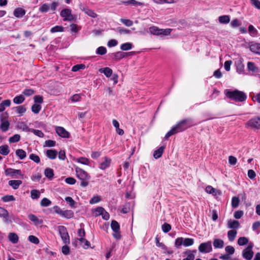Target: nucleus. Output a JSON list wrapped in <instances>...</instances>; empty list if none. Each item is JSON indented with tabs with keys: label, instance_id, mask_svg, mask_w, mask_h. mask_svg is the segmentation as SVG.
I'll return each instance as SVG.
<instances>
[{
	"label": "nucleus",
	"instance_id": "obj_9",
	"mask_svg": "<svg viewBox=\"0 0 260 260\" xmlns=\"http://www.w3.org/2000/svg\"><path fill=\"white\" fill-rule=\"evenodd\" d=\"M247 125L252 128L260 129V117H255L247 122Z\"/></svg>",
	"mask_w": 260,
	"mask_h": 260
},
{
	"label": "nucleus",
	"instance_id": "obj_24",
	"mask_svg": "<svg viewBox=\"0 0 260 260\" xmlns=\"http://www.w3.org/2000/svg\"><path fill=\"white\" fill-rule=\"evenodd\" d=\"M213 244L215 248H222L224 246L223 241L220 239H215Z\"/></svg>",
	"mask_w": 260,
	"mask_h": 260
},
{
	"label": "nucleus",
	"instance_id": "obj_52",
	"mask_svg": "<svg viewBox=\"0 0 260 260\" xmlns=\"http://www.w3.org/2000/svg\"><path fill=\"white\" fill-rule=\"evenodd\" d=\"M50 9V6L47 4H43L39 8V11L42 13H46Z\"/></svg>",
	"mask_w": 260,
	"mask_h": 260
},
{
	"label": "nucleus",
	"instance_id": "obj_4",
	"mask_svg": "<svg viewBox=\"0 0 260 260\" xmlns=\"http://www.w3.org/2000/svg\"><path fill=\"white\" fill-rule=\"evenodd\" d=\"M57 229L63 243L65 244H70V237L67 228L63 225H59L58 226Z\"/></svg>",
	"mask_w": 260,
	"mask_h": 260
},
{
	"label": "nucleus",
	"instance_id": "obj_37",
	"mask_svg": "<svg viewBox=\"0 0 260 260\" xmlns=\"http://www.w3.org/2000/svg\"><path fill=\"white\" fill-rule=\"evenodd\" d=\"M248 243V239L245 237H240L238 240V244L243 246Z\"/></svg>",
	"mask_w": 260,
	"mask_h": 260
},
{
	"label": "nucleus",
	"instance_id": "obj_8",
	"mask_svg": "<svg viewBox=\"0 0 260 260\" xmlns=\"http://www.w3.org/2000/svg\"><path fill=\"white\" fill-rule=\"evenodd\" d=\"M199 250L201 253H209L212 250L211 241L201 243L199 246Z\"/></svg>",
	"mask_w": 260,
	"mask_h": 260
},
{
	"label": "nucleus",
	"instance_id": "obj_29",
	"mask_svg": "<svg viewBox=\"0 0 260 260\" xmlns=\"http://www.w3.org/2000/svg\"><path fill=\"white\" fill-rule=\"evenodd\" d=\"M10 152L9 146L7 145H3L0 146V153L3 155H7Z\"/></svg>",
	"mask_w": 260,
	"mask_h": 260
},
{
	"label": "nucleus",
	"instance_id": "obj_30",
	"mask_svg": "<svg viewBox=\"0 0 260 260\" xmlns=\"http://www.w3.org/2000/svg\"><path fill=\"white\" fill-rule=\"evenodd\" d=\"M218 21L221 24H228L230 21L229 15H222L218 17Z\"/></svg>",
	"mask_w": 260,
	"mask_h": 260
},
{
	"label": "nucleus",
	"instance_id": "obj_39",
	"mask_svg": "<svg viewBox=\"0 0 260 260\" xmlns=\"http://www.w3.org/2000/svg\"><path fill=\"white\" fill-rule=\"evenodd\" d=\"M64 31V28L62 26L56 25L52 27L50 29L51 33H55L57 32H63Z\"/></svg>",
	"mask_w": 260,
	"mask_h": 260
},
{
	"label": "nucleus",
	"instance_id": "obj_17",
	"mask_svg": "<svg viewBox=\"0 0 260 260\" xmlns=\"http://www.w3.org/2000/svg\"><path fill=\"white\" fill-rule=\"evenodd\" d=\"M247 68L248 71L252 72L253 74H257L259 72L258 68L252 62L249 61L247 63Z\"/></svg>",
	"mask_w": 260,
	"mask_h": 260
},
{
	"label": "nucleus",
	"instance_id": "obj_57",
	"mask_svg": "<svg viewBox=\"0 0 260 260\" xmlns=\"http://www.w3.org/2000/svg\"><path fill=\"white\" fill-rule=\"evenodd\" d=\"M79 242L82 245L84 244V245H83V247L85 248L88 247L90 245L89 242L86 239H84V238H79Z\"/></svg>",
	"mask_w": 260,
	"mask_h": 260
},
{
	"label": "nucleus",
	"instance_id": "obj_63",
	"mask_svg": "<svg viewBox=\"0 0 260 260\" xmlns=\"http://www.w3.org/2000/svg\"><path fill=\"white\" fill-rule=\"evenodd\" d=\"M101 200V198L100 196H93L89 201V203L90 204H93L99 202Z\"/></svg>",
	"mask_w": 260,
	"mask_h": 260
},
{
	"label": "nucleus",
	"instance_id": "obj_48",
	"mask_svg": "<svg viewBox=\"0 0 260 260\" xmlns=\"http://www.w3.org/2000/svg\"><path fill=\"white\" fill-rule=\"evenodd\" d=\"M150 32L155 35H160V29L156 26H152L149 28Z\"/></svg>",
	"mask_w": 260,
	"mask_h": 260
},
{
	"label": "nucleus",
	"instance_id": "obj_16",
	"mask_svg": "<svg viewBox=\"0 0 260 260\" xmlns=\"http://www.w3.org/2000/svg\"><path fill=\"white\" fill-rule=\"evenodd\" d=\"M101 73H103L107 78L110 77L112 75L113 71L109 67L101 68L99 70Z\"/></svg>",
	"mask_w": 260,
	"mask_h": 260
},
{
	"label": "nucleus",
	"instance_id": "obj_15",
	"mask_svg": "<svg viewBox=\"0 0 260 260\" xmlns=\"http://www.w3.org/2000/svg\"><path fill=\"white\" fill-rule=\"evenodd\" d=\"M1 123L0 125V128L3 132H6L9 128L10 122L7 120H4L1 115Z\"/></svg>",
	"mask_w": 260,
	"mask_h": 260
},
{
	"label": "nucleus",
	"instance_id": "obj_27",
	"mask_svg": "<svg viewBox=\"0 0 260 260\" xmlns=\"http://www.w3.org/2000/svg\"><path fill=\"white\" fill-rule=\"evenodd\" d=\"M9 239L13 244H16L18 241V236L14 233H10L8 236Z\"/></svg>",
	"mask_w": 260,
	"mask_h": 260
},
{
	"label": "nucleus",
	"instance_id": "obj_34",
	"mask_svg": "<svg viewBox=\"0 0 260 260\" xmlns=\"http://www.w3.org/2000/svg\"><path fill=\"white\" fill-rule=\"evenodd\" d=\"M113 30H117L120 34H129L131 30L122 27H118L116 28H113Z\"/></svg>",
	"mask_w": 260,
	"mask_h": 260
},
{
	"label": "nucleus",
	"instance_id": "obj_61",
	"mask_svg": "<svg viewBox=\"0 0 260 260\" xmlns=\"http://www.w3.org/2000/svg\"><path fill=\"white\" fill-rule=\"evenodd\" d=\"M28 240L30 242L34 243V244H39V242H40L39 239L37 237L33 236V235L29 236L28 238Z\"/></svg>",
	"mask_w": 260,
	"mask_h": 260
},
{
	"label": "nucleus",
	"instance_id": "obj_5",
	"mask_svg": "<svg viewBox=\"0 0 260 260\" xmlns=\"http://www.w3.org/2000/svg\"><path fill=\"white\" fill-rule=\"evenodd\" d=\"M111 227L114 233L113 234V236L117 240H119L121 239V235L120 232V225L118 222L114 220H113L111 221Z\"/></svg>",
	"mask_w": 260,
	"mask_h": 260
},
{
	"label": "nucleus",
	"instance_id": "obj_41",
	"mask_svg": "<svg viewBox=\"0 0 260 260\" xmlns=\"http://www.w3.org/2000/svg\"><path fill=\"white\" fill-rule=\"evenodd\" d=\"M51 204V201L46 198H44L40 202V205L42 207H48Z\"/></svg>",
	"mask_w": 260,
	"mask_h": 260
},
{
	"label": "nucleus",
	"instance_id": "obj_60",
	"mask_svg": "<svg viewBox=\"0 0 260 260\" xmlns=\"http://www.w3.org/2000/svg\"><path fill=\"white\" fill-rule=\"evenodd\" d=\"M65 201L69 204L72 208H75V202L70 197H67L65 198Z\"/></svg>",
	"mask_w": 260,
	"mask_h": 260
},
{
	"label": "nucleus",
	"instance_id": "obj_18",
	"mask_svg": "<svg viewBox=\"0 0 260 260\" xmlns=\"http://www.w3.org/2000/svg\"><path fill=\"white\" fill-rule=\"evenodd\" d=\"M22 183V182L20 180H12L8 182L9 185L14 189H18Z\"/></svg>",
	"mask_w": 260,
	"mask_h": 260
},
{
	"label": "nucleus",
	"instance_id": "obj_12",
	"mask_svg": "<svg viewBox=\"0 0 260 260\" xmlns=\"http://www.w3.org/2000/svg\"><path fill=\"white\" fill-rule=\"evenodd\" d=\"M5 174L7 176H14L17 175L22 176L20 170H15L12 168H8L5 170Z\"/></svg>",
	"mask_w": 260,
	"mask_h": 260
},
{
	"label": "nucleus",
	"instance_id": "obj_2",
	"mask_svg": "<svg viewBox=\"0 0 260 260\" xmlns=\"http://www.w3.org/2000/svg\"><path fill=\"white\" fill-rule=\"evenodd\" d=\"M226 96L236 102H242L246 100L247 95L245 93L238 89L230 90L226 89L225 91Z\"/></svg>",
	"mask_w": 260,
	"mask_h": 260
},
{
	"label": "nucleus",
	"instance_id": "obj_50",
	"mask_svg": "<svg viewBox=\"0 0 260 260\" xmlns=\"http://www.w3.org/2000/svg\"><path fill=\"white\" fill-rule=\"evenodd\" d=\"M29 158L30 159L34 161L36 163L38 164L40 162V158L39 156L36 154H34V153L30 154L29 156Z\"/></svg>",
	"mask_w": 260,
	"mask_h": 260
},
{
	"label": "nucleus",
	"instance_id": "obj_10",
	"mask_svg": "<svg viewBox=\"0 0 260 260\" xmlns=\"http://www.w3.org/2000/svg\"><path fill=\"white\" fill-rule=\"evenodd\" d=\"M134 54V52H129L127 53L123 52L121 51H118L115 53H112L111 56L112 57L117 60H120L126 57L128 55H133Z\"/></svg>",
	"mask_w": 260,
	"mask_h": 260
},
{
	"label": "nucleus",
	"instance_id": "obj_32",
	"mask_svg": "<svg viewBox=\"0 0 260 260\" xmlns=\"http://www.w3.org/2000/svg\"><path fill=\"white\" fill-rule=\"evenodd\" d=\"M16 155L20 159H23L26 156V152L21 149H18L16 151Z\"/></svg>",
	"mask_w": 260,
	"mask_h": 260
},
{
	"label": "nucleus",
	"instance_id": "obj_43",
	"mask_svg": "<svg viewBox=\"0 0 260 260\" xmlns=\"http://www.w3.org/2000/svg\"><path fill=\"white\" fill-rule=\"evenodd\" d=\"M184 238L179 237L175 240V246L176 248H179L182 245H183Z\"/></svg>",
	"mask_w": 260,
	"mask_h": 260
},
{
	"label": "nucleus",
	"instance_id": "obj_36",
	"mask_svg": "<svg viewBox=\"0 0 260 260\" xmlns=\"http://www.w3.org/2000/svg\"><path fill=\"white\" fill-rule=\"evenodd\" d=\"M42 107L41 105L34 104L31 108V111L35 114H38L41 111Z\"/></svg>",
	"mask_w": 260,
	"mask_h": 260
},
{
	"label": "nucleus",
	"instance_id": "obj_47",
	"mask_svg": "<svg viewBox=\"0 0 260 260\" xmlns=\"http://www.w3.org/2000/svg\"><path fill=\"white\" fill-rule=\"evenodd\" d=\"M20 139V136L18 134H15L9 139L10 143H16L18 142Z\"/></svg>",
	"mask_w": 260,
	"mask_h": 260
},
{
	"label": "nucleus",
	"instance_id": "obj_7",
	"mask_svg": "<svg viewBox=\"0 0 260 260\" xmlns=\"http://www.w3.org/2000/svg\"><path fill=\"white\" fill-rule=\"evenodd\" d=\"M253 247V244L252 243H250L249 244L248 246L243 250L242 256L245 259L247 260H250L252 259L254 254L252 250Z\"/></svg>",
	"mask_w": 260,
	"mask_h": 260
},
{
	"label": "nucleus",
	"instance_id": "obj_25",
	"mask_svg": "<svg viewBox=\"0 0 260 260\" xmlns=\"http://www.w3.org/2000/svg\"><path fill=\"white\" fill-rule=\"evenodd\" d=\"M44 174L49 180H52L54 176V171L52 169L47 168L45 170Z\"/></svg>",
	"mask_w": 260,
	"mask_h": 260
},
{
	"label": "nucleus",
	"instance_id": "obj_64",
	"mask_svg": "<svg viewBox=\"0 0 260 260\" xmlns=\"http://www.w3.org/2000/svg\"><path fill=\"white\" fill-rule=\"evenodd\" d=\"M23 94L25 96H29L35 93V91L32 89H25L23 91Z\"/></svg>",
	"mask_w": 260,
	"mask_h": 260
},
{
	"label": "nucleus",
	"instance_id": "obj_3",
	"mask_svg": "<svg viewBox=\"0 0 260 260\" xmlns=\"http://www.w3.org/2000/svg\"><path fill=\"white\" fill-rule=\"evenodd\" d=\"M77 177L81 180L80 185L82 187H86L88 184V180L90 179V176L84 170L80 169H76Z\"/></svg>",
	"mask_w": 260,
	"mask_h": 260
},
{
	"label": "nucleus",
	"instance_id": "obj_35",
	"mask_svg": "<svg viewBox=\"0 0 260 260\" xmlns=\"http://www.w3.org/2000/svg\"><path fill=\"white\" fill-rule=\"evenodd\" d=\"M41 193L39 190L33 189L30 191V197L32 199H38L40 198Z\"/></svg>",
	"mask_w": 260,
	"mask_h": 260
},
{
	"label": "nucleus",
	"instance_id": "obj_26",
	"mask_svg": "<svg viewBox=\"0 0 260 260\" xmlns=\"http://www.w3.org/2000/svg\"><path fill=\"white\" fill-rule=\"evenodd\" d=\"M165 147L164 146L160 147L158 149L154 151L153 153V157L155 159H158L160 157L164 152Z\"/></svg>",
	"mask_w": 260,
	"mask_h": 260
},
{
	"label": "nucleus",
	"instance_id": "obj_31",
	"mask_svg": "<svg viewBox=\"0 0 260 260\" xmlns=\"http://www.w3.org/2000/svg\"><path fill=\"white\" fill-rule=\"evenodd\" d=\"M237 231L235 230L229 231L228 232V237L230 241H233L237 235Z\"/></svg>",
	"mask_w": 260,
	"mask_h": 260
},
{
	"label": "nucleus",
	"instance_id": "obj_11",
	"mask_svg": "<svg viewBox=\"0 0 260 260\" xmlns=\"http://www.w3.org/2000/svg\"><path fill=\"white\" fill-rule=\"evenodd\" d=\"M55 131L57 135L61 137L69 138L70 136V133L63 127L57 126L56 127Z\"/></svg>",
	"mask_w": 260,
	"mask_h": 260
},
{
	"label": "nucleus",
	"instance_id": "obj_59",
	"mask_svg": "<svg viewBox=\"0 0 260 260\" xmlns=\"http://www.w3.org/2000/svg\"><path fill=\"white\" fill-rule=\"evenodd\" d=\"M85 69V65L84 64H78L73 67L72 71L73 72H77L81 69Z\"/></svg>",
	"mask_w": 260,
	"mask_h": 260
},
{
	"label": "nucleus",
	"instance_id": "obj_53",
	"mask_svg": "<svg viewBox=\"0 0 260 260\" xmlns=\"http://www.w3.org/2000/svg\"><path fill=\"white\" fill-rule=\"evenodd\" d=\"M161 229L163 232L167 233H168L171 230V226L169 223H165L162 225Z\"/></svg>",
	"mask_w": 260,
	"mask_h": 260
},
{
	"label": "nucleus",
	"instance_id": "obj_55",
	"mask_svg": "<svg viewBox=\"0 0 260 260\" xmlns=\"http://www.w3.org/2000/svg\"><path fill=\"white\" fill-rule=\"evenodd\" d=\"M120 22L126 26H131L133 24V22L130 19L121 18L120 19Z\"/></svg>",
	"mask_w": 260,
	"mask_h": 260
},
{
	"label": "nucleus",
	"instance_id": "obj_1",
	"mask_svg": "<svg viewBox=\"0 0 260 260\" xmlns=\"http://www.w3.org/2000/svg\"><path fill=\"white\" fill-rule=\"evenodd\" d=\"M193 121L191 118H186L179 121L166 134L165 139L167 140L171 136L182 132L193 125Z\"/></svg>",
	"mask_w": 260,
	"mask_h": 260
},
{
	"label": "nucleus",
	"instance_id": "obj_62",
	"mask_svg": "<svg viewBox=\"0 0 260 260\" xmlns=\"http://www.w3.org/2000/svg\"><path fill=\"white\" fill-rule=\"evenodd\" d=\"M16 112L20 115H22L26 111V109L23 106H19L16 107Z\"/></svg>",
	"mask_w": 260,
	"mask_h": 260
},
{
	"label": "nucleus",
	"instance_id": "obj_13",
	"mask_svg": "<svg viewBox=\"0 0 260 260\" xmlns=\"http://www.w3.org/2000/svg\"><path fill=\"white\" fill-rule=\"evenodd\" d=\"M25 13L26 11L20 7L16 8L13 12V15L14 16L18 18L23 17L25 15Z\"/></svg>",
	"mask_w": 260,
	"mask_h": 260
},
{
	"label": "nucleus",
	"instance_id": "obj_56",
	"mask_svg": "<svg viewBox=\"0 0 260 260\" xmlns=\"http://www.w3.org/2000/svg\"><path fill=\"white\" fill-rule=\"evenodd\" d=\"M107 52V49L105 47L101 46L98 48L96 53L101 55H104Z\"/></svg>",
	"mask_w": 260,
	"mask_h": 260
},
{
	"label": "nucleus",
	"instance_id": "obj_45",
	"mask_svg": "<svg viewBox=\"0 0 260 260\" xmlns=\"http://www.w3.org/2000/svg\"><path fill=\"white\" fill-rule=\"evenodd\" d=\"M28 217L29 219L35 222L36 224H41L42 223V221L34 214H29Z\"/></svg>",
	"mask_w": 260,
	"mask_h": 260
},
{
	"label": "nucleus",
	"instance_id": "obj_14",
	"mask_svg": "<svg viewBox=\"0 0 260 260\" xmlns=\"http://www.w3.org/2000/svg\"><path fill=\"white\" fill-rule=\"evenodd\" d=\"M80 9L83 12H85L89 16L95 18L98 16V15L94 12V11L89 9L88 8L84 7L81 5Z\"/></svg>",
	"mask_w": 260,
	"mask_h": 260
},
{
	"label": "nucleus",
	"instance_id": "obj_51",
	"mask_svg": "<svg viewBox=\"0 0 260 260\" xmlns=\"http://www.w3.org/2000/svg\"><path fill=\"white\" fill-rule=\"evenodd\" d=\"M2 200L4 202H9L15 200V198L12 195H7L2 197Z\"/></svg>",
	"mask_w": 260,
	"mask_h": 260
},
{
	"label": "nucleus",
	"instance_id": "obj_38",
	"mask_svg": "<svg viewBox=\"0 0 260 260\" xmlns=\"http://www.w3.org/2000/svg\"><path fill=\"white\" fill-rule=\"evenodd\" d=\"M194 243V240L192 238H184L183 245L185 247L191 246Z\"/></svg>",
	"mask_w": 260,
	"mask_h": 260
},
{
	"label": "nucleus",
	"instance_id": "obj_54",
	"mask_svg": "<svg viewBox=\"0 0 260 260\" xmlns=\"http://www.w3.org/2000/svg\"><path fill=\"white\" fill-rule=\"evenodd\" d=\"M248 31L251 36H255L257 34V30L252 25H250L248 26Z\"/></svg>",
	"mask_w": 260,
	"mask_h": 260
},
{
	"label": "nucleus",
	"instance_id": "obj_28",
	"mask_svg": "<svg viewBox=\"0 0 260 260\" xmlns=\"http://www.w3.org/2000/svg\"><path fill=\"white\" fill-rule=\"evenodd\" d=\"M240 226V223L237 220H230L228 221V227L230 229H238Z\"/></svg>",
	"mask_w": 260,
	"mask_h": 260
},
{
	"label": "nucleus",
	"instance_id": "obj_33",
	"mask_svg": "<svg viewBox=\"0 0 260 260\" xmlns=\"http://www.w3.org/2000/svg\"><path fill=\"white\" fill-rule=\"evenodd\" d=\"M24 100L25 98L22 94L15 96L13 100V102L16 104H20L22 103Z\"/></svg>",
	"mask_w": 260,
	"mask_h": 260
},
{
	"label": "nucleus",
	"instance_id": "obj_49",
	"mask_svg": "<svg viewBox=\"0 0 260 260\" xmlns=\"http://www.w3.org/2000/svg\"><path fill=\"white\" fill-rule=\"evenodd\" d=\"M241 21L238 19L233 20L231 22V26L233 28H236L241 25Z\"/></svg>",
	"mask_w": 260,
	"mask_h": 260
},
{
	"label": "nucleus",
	"instance_id": "obj_20",
	"mask_svg": "<svg viewBox=\"0 0 260 260\" xmlns=\"http://www.w3.org/2000/svg\"><path fill=\"white\" fill-rule=\"evenodd\" d=\"M9 216L8 211L5 208L0 207V217H3L5 219V222H8Z\"/></svg>",
	"mask_w": 260,
	"mask_h": 260
},
{
	"label": "nucleus",
	"instance_id": "obj_46",
	"mask_svg": "<svg viewBox=\"0 0 260 260\" xmlns=\"http://www.w3.org/2000/svg\"><path fill=\"white\" fill-rule=\"evenodd\" d=\"M239 202H240V200H239V199L238 197H233L232 199V207L233 208H237L239 206Z\"/></svg>",
	"mask_w": 260,
	"mask_h": 260
},
{
	"label": "nucleus",
	"instance_id": "obj_19",
	"mask_svg": "<svg viewBox=\"0 0 260 260\" xmlns=\"http://www.w3.org/2000/svg\"><path fill=\"white\" fill-rule=\"evenodd\" d=\"M111 159L107 157H104V161L101 163L100 168L101 170H105L108 168L111 164Z\"/></svg>",
	"mask_w": 260,
	"mask_h": 260
},
{
	"label": "nucleus",
	"instance_id": "obj_22",
	"mask_svg": "<svg viewBox=\"0 0 260 260\" xmlns=\"http://www.w3.org/2000/svg\"><path fill=\"white\" fill-rule=\"evenodd\" d=\"M250 50L253 53L260 54V43H253L250 45Z\"/></svg>",
	"mask_w": 260,
	"mask_h": 260
},
{
	"label": "nucleus",
	"instance_id": "obj_44",
	"mask_svg": "<svg viewBox=\"0 0 260 260\" xmlns=\"http://www.w3.org/2000/svg\"><path fill=\"white\" fill-rule=\"evenodd\" d=\"M123 4L126 6L128 5H133V6H137V5L142 6V3H141L140 2H138L136 1V0H128L127 1H125V2H123Z\"/></svg>",
	"mask_w": 260,
	"mask_h": 260
},
{
	"label": "nucleus",
	"instance_id": "obj_23",
	"mask_svg": "<svg viewBox=\"0 0 260 260\" xmlns=\"http://www.w3.org/2000/svg\"><path fill=\"white\" fill-rule=\"evenodd\" d=\"M197 250H189L186 251L184 252V254L187 255V257L183 259V260H194V253H196Z\"/></svg>",
	"mask_w": 260,
	"mask_h": 260
},
{
	"label": "nucleus",
	"instance_id": "obj_21",
	"mask_svg": "<svg viewBox=\"0 0 260 260\" xmlns=\"http://www.w3.org/2000/svg\"><path fill=\"white\" fill-rule=\"evenodd\" d=\"M46 154L48 158L54 159L56 158L57 151L53 149H49L47 150Z\"/></svg>",
	"mask_w": 260,
	"mask_h": 260
},
{
	"label": "nucleus",
	"instance_id": "obj_58",
	"mask_svg": "<svg viewBox=\"0 0 260 260\" xmlns=\"http://www.w3.org/2000/svg\"><path fill=\"white\" fill-rule=\"evenodd\" d=\"M34 100L35 104L40 105L43 102V97L40 95H37L34 97Z\"/></svg>",
	"mask_w": 260,
	"mask_h": 260
},
{
	"label": "nucleus",
	"instance_id": "obj_6",
	"mask_svg": "<svg viewBox=\"0 0 260 260\" xmlns=\"http://www.w3.org/2000/svg\"><path fill=\"white\" fill-rule=\"evenodd\" d=\"M60 15L61 17L64 18V21H72L76 19V16L72 14V11L69 9H64L62 10Z\"/></svg>",
	"mask_w": 260,
	"mask_h": 260
},
{
	"label": "nucleus",
	"instance_id": "obj_42",
	"mask_svg": "<svg viewBox=\"0 0 260 260\" xmlns=\"http://www.w3.org/2000/svg\"><path fill=\"white\" fill-rule=\"evenodd\" d=\"M133 44L131 43H125L120 46V49L123 51L130 50L132 48Z\"/></svg>",
	"mask_w": 260,
	"mask_h": 260
},
{
	"label": "nucleus",
	"instance_id": "obj_40",
	"mask_svg": "<svg viewBox=\"0 0 260 260\" xmlns=\"http://www.w3.org/2000/svg\"><path fill=\"white\" fill-rule=\"evenodd\" d=\"M74 212L70 210H67L64 211L63 217L64 218L70 219L74 217Z\"/></svg>",
	"mask_w": 260,
	"mask_h": 260
}]
</instances>
